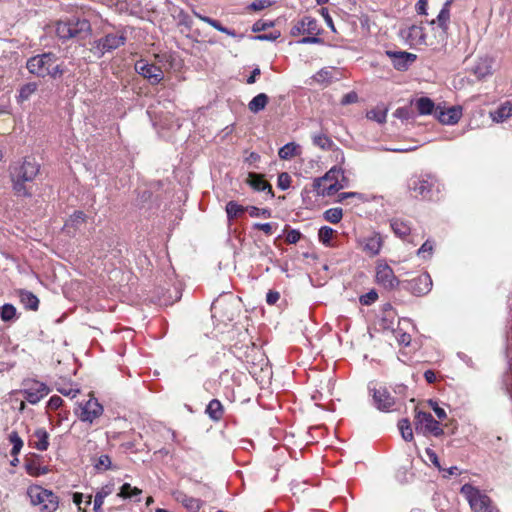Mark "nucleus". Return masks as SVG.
Returning <instances> with one entry per match:
<instances>
[{
    "label": "nucleus",
    "mask_w": 512,
    "mask_h": 512,
    "mask_svg": "<svg viewBox=\"0 0 512 512\" xmlns=\"http://www.w3.org/2000/svg\"><path fill=\"white\" fill-rule=\"evenodd\" d=\"M26 67L31 74L42 78L46 76L56 78L63 74V69L57 63V56L51 52L29 58Z\"/></svg>",
    "instance_id": "2"
},
{
    "label": "nucleus",
    "mask_w": 512,
    "mask_h": 512,
    "mask_svg": "<svg viewBox=\"0 0 512 512\" xmlns=\"http://www.w3.org/2000/svg\"><path fill=\"white\" fill-rule=\"evenodd\" d=\"M382 244L381 236L379 234H374L365 239L363 250L370 256H375L380 252Z\"/></svg>",
    "instance_id": "22"
},
{
    "label": "nucleus",
    "mask_w": 512,
    "mask_h": 512,
    "mask_svg": "<svg viewBox=\"0 0 512 512\" xmlns=\"http://www.w3.org/2000/svg\"><path fill=\"white\" fill-rule=\"evenodd\" d=\"M86 215L82 211H75L66 222V226L77 227L85 222Z\"/></svg>",
    "instance_id": "47"
},
{
    "label": "nucleus",
    "mask_w": 512,
    "mask_h": 512,
    "mask_svg": "<svg viewBox=\"0 0 512 512\" xmlns=\"http://www.w3.org/2000/svg\"><path fill=\"white\" fill-rule=\"evenodd\" d=\"M245 211H247V207H244L235 201H229L226 204V213L229 220L239 217Z\"/></svg>",
    "instance_id": "33"
},
{
    "label": "nucleus",
    "mask_w": 512,
    "mask_h": 512,
    "mask_svg": "<svg viewBox=\"0 0 512 512\" xmlns=\"http://www.w3.org/2000/svg\"><path fill=\"white\" fill-rule=\"evenodd\" d=\"M385 53L398 71H406L417 59L415 54L406 51L387 50Z\"/></svg>",
    "instance_id": "15"
},
{
    "label": "nucleus",
    "mask_w": 512,
    "mask_h": 512,
    "mask_svg": "<svg viewBox=\"0 0 512 512\" xmlns=\"http://www.w3.org/2000/svg\"><path fill=\"white\" fill-rule=\"evenodd\" d=\"M460 492L468 501L472 511L496 512L495 508L491 505L490 498L473 485L469 483L464 484Z\"/></svg>",
    "instance_id": "7"
},
{
    "label": "nucleus",
    "mask_w": 512,
    "mask_h": 512,
    "mask_svg": "<svg viewBox=\"0 0 512 512\" xmlns=\"http://www.w3.org/2000/svg\"><path fill=\"white\" fill-rule=\"evenodd\" d=\"M16 315V308L12 304H4L0 307V317L7 322L12 320Z\"/></svg>",
    "instance_id": "39"
},
{
    "label": "nucleus",
    "mask_w": 512,
    "mask_h": 512,
    "mask_svg": "<svg viewBox=\"0 0 512 512\" xmlns=\"http://www.w3.org/2000/svg\"><path fill=\"white\" fill-rule=\"evenodd\" d=\"M334 230L331 227L323 226L319 229L318 237L320 242H322L324 245L329 246L330 241L333 237Z\"/></svg>",
    "instance_id": "40"
},
{
    "label": "nucleus",
    "mask_w": 512,
    "mask_h": 512,
    "mask_svg": "<svg viewBox=\"0 0 512 512\" xmlns=\"http://www.w3.org/2000/svg\"><path fill=\"white\" fill-rule=\"evenodd\" d=\"M62 404H63V399L60 396L53 395L49 399V401L47 403V407L51 410H57L59 407H61Z\"/></svg>",
    "instance_id": "56"
},
{
    "label": "nucleus",
    "mask_w": 512,
    "mask_h": 512,
    "mask_svg": "<svg viewBox=\"0 0 512 512\" xmlns=\"http://www.w3.org/2000/svg\"><path fill=\"white\" fill-rule=\"evenodd\" d=\"M323 177L326 181H330V182L340 181L339 180L340 177L342 179L345 178L344 171L341 168H338L336 166L332 167L329 171H327Z\"/></svg>",
    "instance_id": "41"
},
{
    "label": "nucleus",
    "mask_w": 512,
    "mask_h": 512,
    "mask_svg": "<svg viewBox=\"0 0 512 512\" xmlns=\"http://www.w3.org/2000/svg\"><path fill=\"white\" fill-rule=\"evenodd\" d=\"M135 71L146 78L152 85L160 83L164 78V73L159 66L148 63L144 59L135 63Z\"/></svg>",
    "instance_id": "13"
},
{
    "label": "nucleus",
    "mask_w": 512,
    "mask_h": 512,
    "mask_svg": "<svg viewBox=\"0 0 512 512\" xmlns=\"http://www.w3.org/2000/svg\"><path fill=\"white\" fill-rule=\"evenodd\" d=\"M435 115L442 124L453 125L460 120L462 116V109L456 106H452L447 109H441L440 107H437L435 110Z\"/></svg>",
    "instance_id": "16"
},
{
    "label": "nucleus",
    "mask_w": 512,
    "mask_h": 512,
    "mask_svg": "<svg viewBox=\"0 0 512 512\" xmlns=\"http://www.w3.org/2000/svg\"><path fill=\"white\" fill-rule=\"evenodd\" d=\"M390 226L394 234L400 238L408 236L411 232L409 223L402 219L396 218L391 220Z\"/></svg>",
    "instance_id": "26"
},
{
    "label": "nucleus",
    "mask_w": 512,
    "mask_h": 512,
    "mask_svg": "<svg viewBox=\"0 0 512 512\" xmlns=\"http://www.w3.org/2000/svg\"><path fill=\"white\" fill-rule=\"evenodd\" d=\"M414 423L416 431L423 435L431 434L435 437H439L444 433L439 422L428 412L417 411Z\"/></svg>",
    "instance_id": "9"
},
{
    "label": "nucleus",
    "mask_w": 512,
    "mask_h": 512,
    "mask_svg": "<svg viewBox=\"0 0 512 512\" xmlns=\"http://www.w3.org/2000/svg\"><path fill=\"white\" fill-rule=\"evenodd\" d=\"M269 102V97L265 93H259L248 103V109L256 114L264 110Z\"/></svg>",
    "instance_id": "25"
},
{
    "label": "nucleus",
    "mask_w": 512,
    "mask_h": 512,
    "mask_svg": "<svg viewBox=\"0 0 512 512\" xmlns=\"http://www.w3.org/2000/svg\"><path fill=\"white\" fill-rule=\"evenodd\" d=\"M426 455L428 456L429 460L439 469L441 470L440 462L438 459L437 454L430 448L426 449Z\"/></svg>",
    "instance_id": "60"
},
{
    "label": "nucleus",
    "mask_w": 512,
    "mask_h": 512,
    "mask_svg": "<svg viewBox=\"0 0 512 512\" xmlns=\"http://www.w3.org/2000/svg\"><path fill=\"white\" fill-rule=\"evenodd\" d=\"M9 440L12 444L11 454L17 455L20 452L21 448L23 447L22 439L20 438L17 432H12L9 435Z\"/></svg>",
    "instance_id": "42"
},
{
    "label": "nucleus",
    "mask_w": 512,
    "mask_h": 512,
    "mask_svg": "<svg viewBox=\"0 0 512 512\" xmlns=\"http://www.w3.org/2000/svg\"><path fill=\"white\" fill-rule=\"evenodd\" d=\"M21 302L23 305L31 310H37L39 305V299L31 292L24 291L20 295Z\"/></svg>",
    "instance_id": "35"
},
{
    "label": "nucleus",
    "mask_w": 512,
    "mask_h": 512,
    "mask_svg": "<svg viewBox=\"0 0 512 512\" xmlns=\"http://www.w3.org/2000/svg\"><path fill=\"white\" fill-rule=\"evenodd\" d=\"M386 111L381 110H371L367 113V118L374 120L380 124L384 123L386 121Z\"/></svg>",
    "instance_id": "48"
},
{
    "label": "nucleus",
    "mask_w": 512,
    "mask_h": 512,
    "mask_svg": "<svg viewBox=\"0 0 512 512\" xmlns=\"http://www.w3.org/2000/svg\"><path fill=\"white\" fill-rule=\"evenodd\" d=\"M275 227H276V224H274V223H255L253 225L254 229L261 230L267 235L273 234Z\"/></svg>",
    "instance_id": "52"
},
{
    "label": "nucleus",
    "mask_w": 512,
    "mask_h": 512,
    "mask_svg": "<svg viewBox=\"0 0 512 512\" xmlns=\"http://www.w3.org/2000/svg\"><path fill=\"white\" fill-rule=\"evenodd\" d=\"M271 4L272 2L270 0H256L250 4L249 8L254 11H260L269 7Z\"/></svg>",
    "instance_id": "53"
},
{
    "label": "nucleus",
    "mask_w": 512,
    "mask_h": 512,
    "mask_svg": "<svg viewBox=\"0 0 512 512\" xmlns=\"http://www.w3.org/2000/svg\"><path fill=\"white\" fill-rule=\"evenodd\" d=\"M142 494V490L137 487H132L129 483H124L120 492L118 493V497L123 499H133L139 497Z\"/></svg>",
    "instance_id": "32"
},
{
    "label": "nucleus",
    "mask_w": 512,
    "mask_h": 512,
    "mask_svg": "<svg viewBox=\"0 0 512 512\" xmlns=\"http://www.w3.org/2000/svg\"><path fill=\"white\" fill-rule=\"evenodd\" d=\"M55 31L62 40L84 39L91 33V24L86 18L72 16L67 20L58 21Z\"/></svg>",
    "instance_id": "3"
},
{
    "label": "nucleus",
    "mask_w": 512,
    "mask_h": 512,
    "mask_svg": "<svg viewBox=\"0 0 512 512\" xmlns=\"http://www.w3.org/2000/svg\"><path fill=\"white\" fill-rule=\"evenodd\" d=\"M30 502L39 506L41 512H55L59 507V497L52 491L38 485L30 486L27 490Z\"/></svg>",
    "instance_id": "6"
},
{
    "label": "nucleus",
    "mask_w": 512,
    "mask_h": 512,
    "mask_svg": "<svg viewBox=\"0 0 512 512\" xmlns=\"http://www.w3.org/2000/svg\"><path fill=\"white\" fill-rule=\"evenodd\" d=\"M398 427L405 441L410 442L413 440V431L408 419H401L398 423Z\"/></svg>",
    "instance_id": "37"
},
{
    "label": "nucleus",
    "mask_w": 512,
    "mask_h": 512,
    "mask_svg": "<svg viewBox=\"0 0 512 512\" xmlns=\"http://www.w3.org/2000/svg\"><path fill=\"white\" fill-rule=\"evenodd\" d=\"M301 238V233L298 230H289L286 234V242L289 244H296Z\"/></svg>",
    "instance_id": "54"
},
{
    "label": "nucleus",
    "mask_w": 512,
    "mask_h": 512,
    "mask_svg": "<svg viewBox=\"0 0 512 512\" xmlns=\"http://www.w3.org/2000/svg\"><path fill=\"white\" fill-rule=\"evenodd\" d=\"M111 459L108 455H101L94 463V467L98 471H106L111 468Z\"/></svg>",
    "instance_id": "43"
},
{
    "label": "nucleus",
    "mask_w": 512,
    "mask_h": 512,
    "mask_svg": "<svg viewBox=\"0 0 512 512\" xmlns=\"http://www.w3.org/2000/svg\"><path fill=\"white\" fill-rule=\"evenodd\" d=\"M321 29L318 26L317 20L310 16H305L297 21L291 28L290 34L294 37L300 35H319Z\"/></svg>",
    "instance_id": "14"
},
{
    "label": "nucleus",
    "mask_w": 512,
    "mask_h": 512,
    "mask_svg": "<svg viewBox=\"0 0 512 512\" xmlns=\"http://www.w3.org/2000/svg\"><path fill=\"white\" fill-rule=\"evenodd\" d=\"M48 438L49 435L47 431L43 428H39L32 434L30 444L39 451H45L49 446Z\"/></svg>",
    "instance_id": "20"
},
{
    "label": "nucleus",
    "mask_w": 512,
    "mask_h": 512,
    "mask_svg": "<svg viewBox=\"0 0 512 512\" xmlns=\"http://www.w3.org/2000/svg\"><path fill=\"white\" fill-rule=\"evenodd\" d=\"M378 298V294L375 290H371L368 293L361 295L359 301L362 305L368 306L374 303Z\"/></svg>",
    "instance_id": "50"
},
{
    "label": "nucleus",
    "mask_w": 512,
    "mask_h": 512,
    "mask_svg": "<svg viewBox=\"0 0 512 512\" xmlns=\"http://www.w3.org/2000/svg\"><path fill=\"white\" fill-rule=\"evenodd\" d=\"M79 410V413L76 412L79 419L82 422H88L90 424H92L95 419L99 418L104 411L103 406L94 397H91L84 403H80Z\"/></svg>",
    "instance_id": "12"
},
{
    "label": "nucleus",
    "mask_w": 512,
    "mask_h": 512,
    "mask_svg": "<svg viewBox=\"0 0 512 512\" xmlns=\"http://www.w3.org/2000/svg\"><path fill=\"white\" fill-rule=\"evenodd\" d=\"M175 499L190 512H198L202 507V502L200 499L188 496L183 492H178L175 496Z\"/></svg>",
    "instance_id": "21"
},
{
    "label": "nucleus",
    "mask_w": 512,
    "mask_h": 512,
    "mask_svg": "<svg viewBox=\"0 0 512 512\" xmlns=\"http://www.w3.org/2000/svg\"><path fill=\"white\" fill-rule=\"evenodd\" d=\"M432 287V279L428 273H422L418 277L411 280V289L415 295H425Z\"/></svg>",
    "instance_id": "18"
},
{
    "label": "nucleus",
    "mask_w": 512,
    "mask_h": 512,
    "mask_svg": "<svg viewBox=\"0 0 512 512\" xmlns=\"http://www.w3.org/2000/svg\"><path fill=\"white\" fill-rule=\"evenodd\" d=\"M409 188L415 197L435 200L440 193V184L434 175L426 174L410 180Z\"/></svg>",
    "instance_id": "5"
},
{
    "label": "nucleus",
    "mask_w": 512,
    "mask_h": 512,
    "mask_svg": "<svg viewBox=\"0 0 512 512\" xmlns=\"http://www.w3.org/2000/svg\"><path fill=\"white\" fill-rule=\"evenodd\" d=\"M368 391L372 396V404L376 409L382 412H390L394 409L396 405L395 398L386 387H378L375 381H370L368 383Z\"/></svg>",
    "instance_id": "8"
},
{
    "label": "nucleus",
    "mask_w": 512,
    "mask_h": 512,
    "mask_svg": "<svg viewBox=\"0 0 512 512\" xmlns=\"http://www.w3.org/2000/svg\"><path fill=\"white\" fill-rule=\"evenodd\" d=\"M23 389L20 393L32 405L39 403L50 392V389L45 383L37 380H25L23 382Z\"/></svg>",
    "instance_id": "10"
},
{
    "label": "nucleus",
    "mask_w": 512,
    "mask_h": 512,
    "mask_svg": "<svg viewBox=\"0 0 512 512\" xmlns=\"http://www.w3.org/2000/svg\"><path fill=\"white\" fill-rule=\"evenodd\" d=\"M434 249L433 242L430 240L425 241L418 249L417 254L424 259L430 258Z\"/></svg>",
    "instance_id": "46"
},
{
    "label": "nucleus",
    "mask_w": 512,
    "mask_h": 512,
    "mask_svg": "<svg viewBox=\"0 0 512 512\" xmlns=\"http://www.w3.org/2000/svg\"><path fill=\"white\" fill-rule=\"evenodd\" d=\"M127 34L124 29H118L114 32L106 33L103 37L90 43V52L97 58H102L106 53L125 45Z\"/></svg>",
    "instance_id": "4"
},
{
    "label": "nucleus",
    "mask_w": 512,
    "mask_h": 512,
    "mask_svg": "<svg viewBox=\"0 0 512 512\" xmlns=\"http://www.w3.org/2000/svg\"><path fill=\"white\" fill-rule=\"evenodd\" d=\"M40 171V164L32 157L15 163L10 168L13 189L18 196H31L30 184Z\"/></svg>",
    "instance_id": "1"
},
{
    "label": "nucleus",
    "mask_w": 512,
    "mask_h": 512,
    "mask_svg": "<svg viewBox=\"0 0 512 512\" xmlns=\"http://www.w3.org/2000/svg\"><path fill=\"white\" fill-rule=\"evenodd\" d=\"M291 178L290 175L286 172L280 173L278 176V187L281 190H286L290 187Z\"/></svg>",
    "instance_id": "51"
},
{
    "label": "nucleus",
    "mask_w": 512,
    "mask_h": 512,
    "mask_svg": "<svg viewBox=\"0 0 512 512\" xmlns=\"http://www.w3.org/2000/svg\"><path fill=\"white\" fill-rule=\"evenodd\" d=\"M357 100H358L357 93L352 91L343 96V98L341 100V104H343V105L352 104V103H355Z\"/></svg>",
    "instance_id": "58"
},
{
    "label": "nucleus",
    "mask_w": 512,
    "mask_h": 512,
    "mask_svg": "<svg viewBox=\"0 0 512 512\" xmlns=\"http://www.w3.org/2000/svg\"><path fill=\"white\" fill-rule=\"evenodd\" d=\"M323 217L326 221L337 224L343 217V211L339 207L330 208L324 212Z\"/></svg>",
    "instance_id": "36"
},
{
    "label": "nucleus",
    "mask_w": 512,
    "mask_h": 512,
    "mask_svg": "<svg viewBox=\"0 0 512 512\" xmlns=\"http://www.w3.org/2000/svg\"><path fill=\"white\" fill-rule=\"evenodd\" d=\"M280 298V294L276 291H269L266 295V302L269 305L275 304Z\"/></svg>",
    "instance_id": "62"
},
{
    "label": "nucleus",
    "mask_w": 512,
    "mask_h": 512,
    "mask_svg": "<svg viewBox=\"0 0 512 512\" xmlns=\"http://www.w3.org/2000/svg\"><path fill=\"white\" fill-rule=\"evenodd\" d=\"M194 15L197 18H199L201 21H203V22L209 24L210 26H212L213 28H215L216 30H218L222 33H225L231 37H236V32L234 30L224 27L219 21L212 19L210 17H207V16H203L196 11H194Z\"/></svg>",
    "instance_id": "28"
},
{
    "label": "nucleus",
    "mask_w": 512,
    "mask_h": 512,
    "mask_svg": "<svg viewBox=\"0 0 512 512\" xmlns=\"http://www.w3.org/2000/svg\"><path fill=\"white\" fill-rule=\"evenodd\" d=\"M428 0H419L416 4V10L418 14L425 15Z\"/></svg>",
    "instance_id": "64"
},
{
    "label": "nucleus",
    "mask_w": 512,
    "mask_h": 512,
    "mask_svg": "<svg viewBox=\"0 0 512 512\" xmlns=\"http://www.w3.org/2000/svg\"><path fill=\"white\" fill-rule=\"evenodd\" d=\"M323 40L318 35H308L298 41L299 44H321Z\"/></svg>",
    "instance_id": "57"
},
{
    "label": "nucleus",
    "mask_w": 512,
    "mask_h": 512,
    "mask_svg": "<svg viewBox=\"0 0 512 512\" xmlns=\"http://www.w3.org/2000/svg\"><path fill=\"white\" fill-rule=\"evenodd\" d=\"M312 142L322 150H331L334 146L333 141L323 132L314 133L312 135Z\"/></svg>",
    "instance_id": "31"
},
{
    "label": "nucleus",
    "mask_w": 512,
    "mask_h": 512,
    "mask_svg": "<svg viewBox=\"0 0 512 512\" xmlns=\"http://www.w3.org/2000/svg\"><path fill=\"white\" fill-rule=\"evenodd\" d=\"M246 183L255 191H267L270 198L274 197L272 186L264 179L263 175L249 172Z\"/></svg>",
    "instance_id": "17"
},
{
    "label": "nucleus",
    "mask_w": 512,
    "mask_h": 512,
    "mask_svg": "<svg viewBox=\"0 0 512 512\" xmlns=\"http://www.w3.org/2000/svg\"><path fill=\"white\" fill-rule=\"evenodd\" d=\"M38 85L36 82H29L19 88L17 95V102L23 103L30 99V97L37 91Z\"/></svg>",
    "instance_id": "29"
},
{
    "label": "nucleus",
    "mask_w": 512,
    "mask_h": 512,
    "mask_svg": "<svg viewBox=\"0 0 512 512\" xmlns=\"http://www.w3.org/2000/svg\"><path fill=\"white\" fill-rule=\"evenodd\" d=\"M299 149L300 147L298 144L294 142L287 143L279 149V158L282 160H289L300 153Z\"/></svg>",
    "instance_id": "30"
},
{
    "label": "nucleus",
    "mask_w": 512,
    "mask_h": 512,
    "mask_svg": "<svg viewBox=\"0 0 512 512\" xmlns=\"http://www.w3.org/2000/svg\"><path fill=\"white\" fill-rule=\"evenodd\" d=\"M428 403L439 419H445L447 417L446 411L439 407L437 402L429 400Z\"/></svg>",
    "instance_id": "55"
},
{
    "label": "nucleus",
    "mask_w": 512,
    "mask_h": 512,
    "mask_svg": "<svg viewBox=\"0 0 512 512\" xmlns=\"http://www.w3.org/2000/svg\"><path fill=\"white\" fill-rule=\"evenodd\" d=\"M112 492H113L112 484L104 485L96 492L95 497H94V505H93L94 512H102V505L104 503V500Z\"/></svg>",
    "instance_id": "23"
},
{
    "label": "nucleus",
    "mask_w": 512,
    "mask_h": 512,
    "mask_svg": "<svg viewBox=\"0 0 512 512\" xmlns=\"http://www.w3.org/2000/svg\"><path fill=\"white\" fill-rule=\"evenodd\" d=\"M449 20L450 9L442 8L437 16V23L443 34H446L447 32Z\"/></svg>",
    "instance_id": "38"
},
{
    "label": "nucleus",
    "mask_w": 512,
    "mask_h": 512,
    "mask_svg": "<svg viewBox=\"0 0 512 512\" xmlns=\"http://www.w3.org/2000/svg\"><path fill=\"white\" fill-rule=\"evenodd\" d=\"M416 108L421 115H428L434 110V102L428 97H421L416 101Z\"/></svg>",
    "instance_id": "34"
},
{
    "label": "nucleus",
    "mask_w": 512,
    "mask_h": 512,
    "mask_svg": "<svg viewBox=\"0 0 512 512\" xmlns=\"http://www.w3.org/2000/svg\"><path fill=\"white\" fill-rule=\"evenodd\" d=\"M512 115V104L507 101L501 104L495 111L490 112V116L494 122H504Z\"/></svg>",
    "instance_id": "24"
},
{
    "label": "nucleus",
    "mask_w": 512,
    "mask_h": 512,
    "mask_svg": "<svg viewBox=\"0 0 512 512\" xmlns=\"http://www.w3.org/2000/svg\"><path fill=\"white\" fill-rule=\"evenodd\" d=\"M375 279L376 283L386 290H394L400 284L393 269L387 263L381 262L377 264Z\"/></svg>",
    "instance_id": "11"
},
{
    "label": "nucleus",
    "mask_w": 512,
    "mask_h": 512,
    "mask_svg": "<svg viewBox=\"0 0 512 512\" xmlns=\"http://www.w3.org/2000/svg\"><path fill=\"white\" fill-rule=\"evenodd\" d=\"M473 74L478 80H482L492 74V64L489 58H480L472 68Z\"/></svg>",
    "instance_id": "19"
},
{
    "label": "nucleus",
    "mask_w": 512,
    "mask_h": 512,
    "mask_svg": "<svg viewBox=\"0 0 512 512\" xmlns=\"http://www.w3.org/2000/svg\"><path fill=\"white\" fill-rule=\"evenodd\" d=\"M321 14L323 16V18L325 19V22L326 24L333 30L335 31V28H334V24H333V20L328 12V10L326 8H322L321 9Z\"/></svg>",
    "instance_id": "63"
},
{
    "label": "nucleus",
    "mask_w": 512,
    "mask_h": 512,
    "mask_svg": "<svg viewBox=\"0 0 512 512\" xmlns=\"http://www.w3.org/2000/svg\"><path fill=\"white\" fill-rule=\"evenodd\" d=\"M272 23H267L263 21H257L253 24L252 31L253 32H260L266 30L268 27H270Z\"/></svg>",
    "instance_id": "61"
},
{
    "label": "nucleus",
    "mask_w": 512,
    "mask_h": 512,
    "mask_svg": "<svg viewBox=\"0 0 512 512\" xmlns=\"http://www.w3.org/2000/svg\"><path fill=\"white\" fill-rule=\"evenodd\" d=\"M84 495L82 493L76 492L73 494V502L78 507L79 512H87L85 508L81 507V504L83 502Z\"/></svg>",
    "instance_id": "59"
},
{
    "label": "nucleus",
    "mask_w": 512,
    "mask_h": 512,
    "mask_svg": "<svg viewBox=\"0 0 512 512\" xmlns=\"http://www.w3.org/2000/svg\"><path fill=\"white\" fill-rule=\"evenodd\" d=\"M247 211L249 212V215L251 217H264V218L271 217V210L268 208H258L255 206H249V207H247Z\"/></svg>",
    "instance_id": "45"
},
{
    "label": "nucleus",
    "mask_w": 512,
    "mask_h": 512,
    "mask_svg": "<svg viewBox=\"0 0 512 512\" xmlns=\"http://www.w3.org/2000/svg\"><path fill=\"white\" fill-rule=\"evenodd\" d=\"M343 188H344V185L340 181L331 182V184L329 186L324 187L321 191H319V195L331 196Z\"/></svg>",
    "instance_id": "44"
},
{
    "label": "nucleus",
    "mask_w": 512,
    "mask_h": 512,
    "mask_svg": "<svg viewBox=\"0 0 512 512\" xmlns=\"http://www.w3.org/2000/svg\"><path fill=\"white\" fill-rule=\"evenodd\" d=\"M206 413L212 420L219 421L224 414L222 403L218 399L211 400L206 407Z\"/></svg>",
    "instance_id": "27"
},
{
    "label": "nucleus",
    "mask_w": 512,
    "mask_h": 512,
    "mask_svg": "<svg viewBox=\"0 0 512 512\" xmlns=\"http://www.w3.org/2000/svg\"><path fill=\"white\" fill-rule=\"evenodd\" d=\"M331 78V72L327 69H321L313 76L314 81L318 83H329Z\"/></svg>",
    "instance_id": "49"
}]
</instances>
